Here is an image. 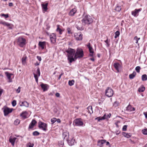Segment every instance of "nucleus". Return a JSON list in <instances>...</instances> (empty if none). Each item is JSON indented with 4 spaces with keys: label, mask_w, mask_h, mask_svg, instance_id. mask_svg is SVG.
I'll return each instance as SVG.
<instances>
[{
    "label": "nucleus",
    "mask_w": 147,
    "mask_h": 147,
    "mask_svg": "<svg viewBox=\"0 0 147 147\" xmlns=\"http://www.w3.org/2000/svg\"><path fill=\"white\" fill-rule=\"evenodd\" d=\"M142 80L143 81H146L147 80V76L146 74H144L142 76Z\"/></svg>",
    "instance_id": "nucleus-32"
},
{
    "label": "nucleus",
    "mask_w": 147,
    "mask_h": 147,
    "mask_svg": "<svg viewBox=\"0 0 147 147\" xmlns=\"http://www.w3.org/2000/svg\"><path fill=\"white\" fill-rule=\"evenodd\" d=\"M34 76L36 82L37 83L38 81V77L37 76V75L35 74H34Z\"/></svg>",
    "instance_id": "nucleus-39"
},
{
    "label": "nucleus",
    "mask_w": 147,
    "mask_h": 147,
    "mask_svg": "<svg viewBox=\"0 0 147 147\" xmlns=\"http://www.w3.org/2000/svg\"><path fill=\"white\" fill-rule=\"evenodd\" d=\"M56 121L58 123H60L61 122V120L59 119H57Z\"/></svg>",
    "instance_id": "nucleus-59"
},
{
    "label": "nucleus",
    "mask_w": 147,
    "mask_h": 147,
    "mask_svg": "<svg viewBox=\"0 0 147 147\" xmlns=\"http://www.w3.org/2000/svg\"><path fill=\"white\" fill-rule=\"evenodd\" d=\"M121 9V8L120 6L117 5L115 10L119 12Z\"/></svg>",
    "instance_id": "nucleus-35"
},
{
    "label": "nucleus",
    "mask_w": 147,
    "mask_h": 147,
    "mask_svg": "<svg viewBox=\"0 0 147 147\" xmlns=\"http://www.w3.org/2000/svg\"><path fill=\"white\" fill-rule=\"evenodd\" d=\"M123 135L125 137L127 138H129L131 136V134H128L127 133L123 132L122 133Z\"/></svg>",
    "instance_id": "nucleus-25"
},
{
    "label": "nucleus",
    "mask_w": 147,
    "mask_h": 147,
    "mask_svg": "<svg viewBox=\"0 0 147 147\" xmlns=\"http://www.w3.org/2000/svg\"><path fill=\"white\" fill-rule=\"evenodd\" d=\"M74 83V80H69L68 82L69 85L70 86H72L73 85Z\"/></svg>",
    "instance_id": "nucleus-34"
},
{
    "label": "nucleus",
    "mask_w": 147,
    "mask_h": 147,
    "mask_svg": "<svg viewBox=\"0 0 147 147\" xmlns=\"http://www.w3.org/2000/svg\"><path fill=\"white\" fill-rule=\"evenodd\" d=\"M50 37L51 42L53 43H55L56 42V34L54 33H53L50 35Z\"/></svg>",
    "instance_id": "nucleus-10"
},
{
    "label": "nucleus",
    "mask_w": 147,
    "mask_h": 147,
    "mask_svg": "<svg viewBox=\"0 0 147 147\" xmlns=\"http://www.w3.org/2000/svg\"><path fill=\"white\" fill-rule=\"evenodd\" d=\"M20 104L21 106H25L26 107H28L29 106V104L26 101L20 102Z\"/></svg>",
    "instance_id": "nucleus-20"
},
{
    "label": "nucleus",
    "mask_w": 147,
    "mask_h": 147,
    "mask_svg": "<svg viewBox=\"0 0 147 147\" xmlns=\"http://www.w3.org/2000/svg\"><path fill=\"white\" fill-rule=\"evenodd\" d=\"M58 144L59 146L62 147L64 144V142L62 140L59 141Z\"/></svg>",
    "instance_id": "nucleus-37"
},
{
    "label": "nucleus",
    "mask_w": 147,
    "mask_h": 147,
    "mask_svg": "<svg viewBox=\"0 0 147 147\" xmlns=\"http://www.w3.org/2000/svg\"><path fill=\"white\" fill-rule=\"evenodd\" d=\"M76 27L78 30H82L84 29L80 22H78V24L76 25Z\"/></svg>",
    "instance_id": "nucleus-16"
},
{
    "label": "nucleus",
    "mask_w": 147,
    "mask_h": 147,
    "mask_svg": "<svg viewBox=\"0 0 147 147\" xmlns=\"http://www.w3.org/2000/svg\"><path fill=\"white\" fill-rule=\"evenodd\" d=\"M9 5L10 6H13V3H9Z\"/></svg>",
    "instance_id": "nucleus-61"
},
{
    "label": "nucleus",
    "mask_w": 147,
    "mask_h": 147,
    "mask_svg": "<svg viewBox=\"0 0 147 147\" xmlns=\"http://www.w3.org/2000/svg\"><path fill=\"white\" fill-rule=\"evenodd\" d=\"M67 32L68 34H71V30H70V29L69 28H68L67 29Z\"/></svg>",
    "instance_id": "nucleus-54"
},
{
    "label": "nucleus",
    "mask_w": 147,
    "mask_h": 147,
    "mask_svg": "<svg viewBox=\"0 0 147 147\" xmlns=\"http://www.w3.org/2000/svg\"><path fill=\"white\" fill-rule=\"evenodd\" d=\"M40 86L44 91H46L47 90V86H48V85L42 83L40 84Z\"/></svg>",
    "instance_id": "nucleus-15"
},
{
    "label": "nucleus",
    "mask_w": 147,
    "mask_h": 147,
    "mask_svg": "<svg viewBox=\"0 0 147 147\" xmlns=\"http://www.w3.org/2000/svg\"><path fill=\"white\" fill-rule=\"evenodd\" d=\"M73 123H75V125L78 126L82 125L84 124L83 122L80 119H76L75 120Z\"/></svg>",
    "instance_id": "nucleus-8"
},
{
    "label": "nucleus",
    "mask_w": 147,
    "mask_h": 147,
    "mask_svg": "<svg viewBox=\"0 0 147 147\" xmlns=\"http://www.w3.org/2000/svg\"><path fill=\"white\" fill-rule=\"evenodd\" d=\"M90 53H94V52L93 51V49L92 47H90V48H88Z\"/></svg>",
    "instance_id": "nucleus-46"
},
{
    "label": "nucleus",
    "mask_w": 147,
    "mask_h": 147,
    "mask_svg": "<svg viewBox=\"0 0 147 147\" xmlns=\"http://www.w3.org/2000/svg\"><path fill=\"white\" fill-rule=\"evenodd\" d=\"M77 9L75 8H74L72 9L69 13V16H73L74 15V14L76 13Z\"/></svg>",
    "instance_id": "nucleus-14"
},
{
    "label": "nucleus",
    "mask_w": 147,
    "mask_h": 147,
    "mask_svg": "<svg viewBox=\"0 0 147 147\" xmlns=\"http://www.w3.org/2000/svg\"><path fill=\"white\" fill-rule=\"evenodd\" d=\"M2 16L4 17L5 18H7L9 17V15L8 14H2L1 15Z\"/></svg>",
    "instance_id": "nucleus-45"
},
{
    "label": "nucleus",
    "mask_w": 147,
    "mask_h": 147,
    "mask_svg": "<svg viewBox=\"0 0 147 147\" xmlns=\"http://www.w3.org/2000/svg\"><path fill=\"white\" fill-rule=\"evenodd\" d=\"M105 94L108 97H110L113 94V90L109 87H108L105 91Z\"/></svg>",
    "instance_id": "nucleus-3"
},
{
    "label": "nucleus",
    "mask_w": 147,
    "mask_h": 147,
    "mask_svg": "<svg viewBox=\"0 0 147 147\" xmlns=\"http://www.w3.org/2000/svg\"><path fill=\"white\" fill-rule=\"evenodd\" d=\"M57 120V119L55 118H53L51 119V121L52 122V124H53L55 123Z\"/></svg>",
    "instance_id": "nucleus-40"
},
{
    "label": "nucleus",
    "mask_w": 147,
    "mask_h": 147,
    "mask_svg": "<svg viewBox=\"0 0 147 147\" xmlns=\"http://www.w3.org/2000/svg\"><path fill=\"white\" fill-rule=\"evenodd\" d=\"M45 42H39L38 43L39 46L42 48V49H43L44 48L45 46Z\"/></svg>",
    "instance_id": "nucleus-23"
},
{
    "label": "nucleus",
    "mask_w": 147,
    "mask_h": 147,
    "mask_svg": "<svg viewBox=\"0 0 147 147\" xmlns=\"http://www.w3.org/2000/svg\"><path fill=\"white\" fill-rule=\"evenodd\" d=\"M126 110L129 111H131L135 110V109L134 107H132L130 105H129L126 107Z\"/></svg>",
    "instance_id": "nucleus-21"
},
{
    "label": "nucleus",
    "mask_w": 147,
    "mask_h": 147,
    "mask_svg": "<svg viewBox=\"0 0 147 147\" xmlns=\"http://www.w3.org/2000/svg\"><path fill=\"white\" fill-rule=\"evenodd\" d=\"M12 104L13 106H15L16 104V100H13L12 102Z\"/></svg>",
    "instance_id": "nucleus-48"
},
{
    "label": "nucleus",
    "mask_w": 147,
    "mask_h": 147,
    "mask_svg": "<svg viewBox=\"0 0 147 147\" xmlns=\"http://www.w3.org/2000/svg\"><path fill=\"white\" fill-rule=\"evenodd\" d=\"M140 39V38H138L137 36H135L134 38V39L136 41L135 43L136 44L138 43V41Z\"/></svg>",
    "instance_id": "nucleus-38"
},
{
    "label": "nucleus",
    "mask_w": 147,
    "mask_h": 147,
    "mask_svg": "<svg viewBox=\"0 0 147 147\" xmlns=\"http://www.w3.org/2000/svg\"><path fill=\"white\" fill-rule=\"evenodd\" d=\"M32 134L34 136H37L40 133L37 131H36L33 132Z\"/></svg>",
    "instance_id": "nucleus-41"
},
{
    "label": "nucleus",
    "mask_w": 147,
    "mask_h": 147,
    "mask_svg": "<svg viewBox=\"0 0 147 147\" xmlns=\"http://www.w3.org/2000/svg\"><path fill=\"white\" fill-rule=\"evenodd\" d=\"M57 28L56 29V31L57 32H59L60 34H62V30L59 28V25H57Z\"/></svg>",
    "instance_id": "nucleus-31"
},
{
    "label": "nucleus",
    "mask_w": 147,
    "mask_h": 147,
    "mask_svg": "<svg viewBox=\"0 0 147 147\" xmlns=\"http://www.w3.org/2000/svg\"><path fill=\"white\" fill-rule=\"evenodd\" d=\"M55 96L57 97H59L60 96V94L59 93L57 92L55 94Z\"/></svg>",
    "instance_id": "nucleus-56"
},
{
    "label": "nucleus",
    "mask_w": 147,
    "mask_h": 147,
    "mask_svg": "<svg viewBox=\"0 0 147 147\" xmlns=\"http://www.w3.org/2000/svg\"><path fill=\"white\" fill-rule=\"evenodd\" d=\"M38 126L40 128L42 129L44 131L47 130V125L45 123L40 121L38 123Z\"/></svg>",
    "instance_id": "nucleus-6"
},
{
    "label": "nucleus",
    "mask_w": 147,
    "mask_h": 147,
    "mask_svg": "<svg viewBox=\"0 0 147 147\" xmlns=\"http://www.w3.org/2000/svg\"><path fill=\"white\" fill-rule=\"evenodd\" d=\"M111 116V114H109V115H107V116L108 117V118H109Z\"/></svg>",
    "instance_id": "nucleus-64"
},
{
    "label": "nucleus",
    "mask_w": 147,
    "mask_h": 147,
    "mask_svg": "<svg viewBox=\"0 0 147 147\" xmlns=\"http://www.w3.org/2000/svg\"><path fill=\"white\" fill-rule=\"evenodd\" d=\"M140 66H137L136 67L135 70L136 71L138 72L139 73L140 71Z\"/></svg>",
    "instance_id": "nucleus-47"
},
{
    "label": "nucleus",
    "mask_w": 147,
    "mask_h": 147,
    "mask_svg": "<svg viewBox=\"0 0 147 147\" xmlns=\"http://www.w3.org/2000/svg\"><path fill=\"white\" fill-rule=\"evenodd\" d=\"M118 105H119L118 102L117 101H116L114 102V103L113 104V106L114 107H116L118 106Z\"/></svg>",
    "instance_id": "nucleus-44"
},
{
    "label": "nucleus",
    "mask_w": 147,
    "mask_h": 147,
    "mask_svg": "<svg viewBox=\"0 0 147 147\" xmlns=\"http://www.w3.org/2000/svg\"><path fill=\"white\" fill-rule=\"evenodd\" d=\"M145 90V88L143 86L140 87L138 89V91L139 92H143Z\"/></svg>",
    "instance_id": "nucleus-30"
},
{
    "label": "nucleus",
    "mask_w": 147,
    "mask_h": 147,
    "mask_svg": "<svg viewBox=\"0 0 147 147\" xmlns=\"http://www.w3.org/2000/svg\"><path fill=\"white\" fill-rule=\"evenodd\" d=\"M82 24L84 25L89 24L92 23L93 20L91 17L89 15H87L82 20Z\"/></svg>",
    "instance_id": "nucleus-2"
},
{
    "label": "nucleus",
    "mask_w": 147,
    "mask_h": 147,
    "mask_svg": "<svg viewBox=\"0 0 147 147\" xmlns=\"http://www.w3.org/2000/svg\"><path fill=\"white\" fill-rule=\"evenodd\" d=\"M3 91V90L0 88V96H1Z\"/></svg>",
    "instance_id": "nucleus-57"
},
{
    "label": "nucleus",
    "mask_w": 147,
    "mask_h": 147,
    "mask_svg": "<svg viewBox=\"0 0 147 147\" xmlns=\"http://www.w3.org/2000/svg\"><path fill=\"white\" fill-rule=\"evenodd\" d=\"M62 75H63V74H61L59 75V77H58V80H60V79L61 78V76Z\"/></svg>",
    "instance_id": "nucleus-60"
},
{
    "label": "nucleus",
    "mask_w": 147,
    "mask_h": 147,
    "mask_svg": "<svg viewBox=\"0 0 147 147\" xmlns=\"http://www.w3.org/2000/svg\"><path fill=\"white\" fill-rule=\"evenodd\" d=\"M120 34V32L119 31H117L115 33V38H116L117 37H118Z\"/></svg>",
    "instance_id": "nucleus-36"
},
{
    "label": "nucleus",
    "mask_w": 147,
    "mask_h": 147,
    "mask_svg": "<svg viewBox=\"0 0 147 147\" xmlns=\"http://www.w3.org/2000/svg\"><path fill=\"white\" fill-rule=\"evenodd\" d=\"M37 74L38 76H39L40 75V69L39 68H38L37 69Z\"/></svg>",
    "instance_id": "nucleus-52"
},
{
    "label": "nucleus",
    "mask_w": 147,
    "mask_h": 147,
    "mask_svg": "<svg viewBox=\"0 0 147 147\" xmlns=\"http://www.w3.org/2000/svg\"><path fill=\"white\" fill-rule=\"evenodd\" d=\"M68 142V144L70 146H72L74 145L75 142V140L73 139H72L71 140L67 141Z\"/></svg>",
    "instance_id": "nucleus-24"
},
{
    "label": "nucleus",
    "mask_w": 147,
    "mask_h": 147,
    "mask_svg": "<svg viewBox=\"0 0 147 147\" xmlns=\"http://www.w3.org/2000/svg\"><path fill=\"white\" fill-rule=\"evenodd\" d=\"M37 58L39 61H41V58L39 56H37Z\"/></svg>",
    "instance_id": "nucleus-58"
},
{
    "label": "nucleus",
    "mask_w": 147,
    "mask_h": 147,
    "mask_svg": "<svg viewBox=\"0 0 147 147\" xmlns=\"http://www.w3.org/2000/svg\"><path fill=\"white\" fill-rule=\"evenodd\" d=\"M26 44V40L25 38L22 36L19 37V46L23 47Z\"/></svg>",
    "instance_id": "nucleus-4"
},
{
    "label": "nucleus",
    "mask_w": 147,
    "mask_h": 147,
    "mask_svg": "<svg viewBox=\"0 0 147 147\" xmlns=\"http://www.w3.org/2000/svg\"><path fill=\"white\" fill-rule=\"evenodd\" d=\"M107 118L108 117L107 115L106 114H105L103 117H97L95 119H97L98 121H100V120L107 119Z\"/></svg>",
    "instance_id": "nucleus-17"
},
{
    "label": "nucleus",
    "mask_w": 147,
    "mask_h": 147,
    "mask_svg": "<svg viewBox=\"0 0 147 147\" xmlns=\"http://www.w3.org/2000/svg\"><path fill=\"white\" fill-rule=\"evenodd\" d=\"M127 126L126 125H124L122 128V130L123 131H125L127 130Z\"/></svg>",
    "instance_id": "nucleus-51"
},
{
    "label": "nucleus",
    "mask_w": 147,
    "mask_h": 147,
    "mask_svg": "<svg viewBox=\"0 0 147 147\" xmlns=\"http://www.w3.org/2000/svg\"><path fill=\"white\" fill-rule=\"evenodd\" d=\"M33 144H31L30 143H29L27 145V146L28 147H33Z\"/></svg>",
    "instance_id": "nucleus-50"
},
{
    "label": "nucleus",
    "mask_w": 147,
    "mask_h": 147,
    "mask_svg": "<svg viewBox=\"0 0 147 147\" xmlns=\"http://www.w3.org/2000/svg\"><path fill=\"white\" fill-rule=\"evenodd\" d=\"M142 133L144 135H147V129H145L142 130Z\"/></svg>",
    "instance_id": "nucleus-43"
},
{
    "label": "nucleus",
    "mask_w": 147,
    "mask_h": 147,
    "mask_svg": "<svg viewBox=\"0 0 147 147\" xmlns=\"http://www.w3.org/2000/svg\"><path fill=\"white\" fill-rule=\"evenodd\" d=\"M0 24H3V25H4L5 26H6L8 27L10 26V24H9L8 23L4 22V21H0Z\"/></svg>",
    "instance_id": "nucleus-29"
},
{
    "label": "nucleus",
    "mask_w": 147,
    "mask_h": 147,
    "mask_svg": "<svg viewBox=\"0 0 147 147\" xmlns=\"http://www.w3.org/2000/svg\"><path fill=\"white\" fill-rule=\"evenodd\" d=\"M142 10V9L141 8L138 9H135L131 11V14L134 17H136L138 15L139 12Z\"/></svg>",
    "instance_id": "nucleus-9"
},
{
    "label": "nucleus",
    "mask_w": 147,
    "mask_h": 147,
    "mask_svg": "<svg viewBox=\"0 0 147 147\" xmlns=\"http://www.w3.org/2000/svg\"><path fill=\"white\" fill-rule=\"evenodd\" d=\"M87 46L88 47V48H90L91 47L90 46V43L89 42L88 43V44L87 45Z\"/></svg>",
    "instance_id": "nucleus-55"
},
{
    "label": "nucleus",
    "mask_w": 147,
    "mask_h": 147,
    "mask_svg": "<svg viewBox=\"0 0 147 147\" xmlns=\"http://www.w3.org/2000/svg\"><path fill=\"white\" fill-rule=\"evenodd\" d=\"M5 74L6 75L8 79L9 80V82H11V76L13 75L12 74H10L8 72H5Z\"/></svg>",
    "instance_id": "nucleus-19"
},
{
    "label": "nucleus",
    "mask_w": 147,
    "mask_h": 147,
    "mask_svg": "<svg viewBox=\"0 0 147 147\" xmlns=\"http://www.w3.org/2000/svg\"><path fill=\"white\" fill-rule=\"evenodd\" d=\"M2 109L3 110L4 115L5 116L11 113L13 111V109L10 108L6 107H4Z\"/></svg>",
    "instance_id": "nucleus-5"
},
{
    "label": "nucleus",
    "mask_w": 147,
    "mask_h": 147,
    "mask_svg": "<svg viewBox=\"0 0 147 147\" xmlns=\"http://www.w3.org/2000/svg\"><path fill=\"white\" fill-rule=\"evenodd\" d=\"M62 136L64 140L67 141L69 136V133L67 131L64 132L63 133Z\"/></svg>",
    "instance_id": "nucleus-11"
},
{
    "label": "nucleus",
    "mask_w": 147,
    "mask_h": 147,
    "mask_svg": "<svg viewBox=\"0 0 147 147\" xmlns=\"http://www.w3.org/2000/svg\"><path fill=\"white\" fill-rule=\"evenodd\" d=\"M9 142L11 143L13 145H14L15 142V140L12 139L11 138H9Z\"/></svg>",
    "instance_id": "nucleus-42"
},
{
    "label": "nucleus",
    "mask_w": 147,
    "mask_h": 147,
    "mask_svg": "<svg viewBox=\"0 0 147 147\" xmlns=\"http://www.w3.org/2000/svg\"><path fill=\"white\" fill-rule=\"evenodd\" d=\"M104 41L107 44V47H109L110 46V44L108 42V39H107L106 40H105Z\"/></svg>",
    "instance_id": "nucleus-49"
},
{
    "label": "nucleus",
    "mask_w": 147,
    "mask_h": 147,
    "mask_svg": "<svg viewBox=\"0 0 147 147\" xmlns=\"http://www.w3.org/2000/svg\"><path fill=\"white\" fill-rule=\"evenodd\" d=\"M88 111V112L90 114H91L93 113V111H92V107L91 106H90L88 107L87 108Z\"/></svg>",
    "instance_id": "nucleus-26"
},
{
    "label": "nucleus",
    "mask_w": 147,
    "mask_h": 147,
    "mask_svg": "<svg viewBox=\"0 0 147 147\" xmlns=\"http://www.w3.org/2000/svg\"><path fill=\"white\" fill-rule=\"evenodd\" d=\"M90 60H91L92 61H94V59L93 58H90Z\"/></svg>",
    "instance_id": "nucleus-63"
},
{
    "label": "nucleus",
    "mask_w": 147,
    "mask_h": 147,
    "mask_svg": "<svg viewBox=\"0 0 147 147\" xmlns=\"http://www.w3.org/2000/svg\"><path fill=\"white\" fill-rule=\"evenodd\" d=\"M26 57H24L22 59V63L24 65L26 64Z\"/></svg>",
    "instance_id": "nucleus-33"
},
{
    "label": "nucleus",
    "mask_w": 147,
    "mask_h": 147,
    "mask_svg": "<svg viewBox=\"0 0 147 147\" xmlns=\"http://www.w3.org/2000/svg\"><path fill=\"white\" fill-rule=\"evenodd\" d=\"M14 123L15 125H17L18 124V120L17 119L14 122Z\"/></svg>",
    "instance_id": "nucleus-53"
},
{
    "label": "nucleus",
    "mask_w": 147,
    "mask_h": 147,
    "mask_svg": "<svg viewBox=\"0 0 147 147\" xmlns=\"http://www.w3.org/2000/svg\"><path fill=\"white\" fill-rule=\"evenodd\" d=\"M119 64L118 63H115L114 64V66L118 71H119Z\"/></svg>",
    "instance_id": "nucleus-28"
},
{
    "label": "nucleus",
    "mask_w": 147,
    "mask_h": 147,
    "mask_svg": "<svg viewBox=\"0 0 147 147\" xmlns=\"http://www.w3.org/2000/svg\"><path fill=\"white\" fill-rule=\"evenodd\" d=\"M37 123V122L36 121V120L34 119H33L32 120V122L30 124L29 128V129H32V128Z\"/></svg>",
    "instance_id": "nucleus-13"
},
{
    "label": "nucleus",
    "mask_w": 147,
    "mask_h": 147,
    "mask_svg": "<svg viewBox=\"0 0 147 147\" xmlns=\"http://www.w3.org/2000/svg\"><path fill=\"white\" fill-rule=\"evenodd\" d=\"M136 75V73L135 71L133 72V73L129 75V78L130 79H133Z\"/></svg>",
    "instance_id": "nucleus-27"
},
{
    "label": "nucleus",
    "mask_w": 147,
    "mask_h": 147,
    "mask_svg": "<svg viewBox=\"0 0 147 147\" xmlns=\"http://www.w3.org/2000/svg\"><path fill=\"white\" fill-rule=\"evenodd\" d=\"M65 51L67 53V60L70 63L75 61L78 58H82L84 55L83 51L81 48H78L76 51L74 49L69 48L66 49Z\"/></svg>",
    "instance_id": "nucleus-1"
},
{
    "label": "nucleus",
    "mask_w": 147,
    "mask_h": 147,
    "mask_svg": "<svg viewBox=\"0 0 147 147\" xmlns=\"http://www.w3.org/2000/svg\"><path fill=\"white\" fill-rule=\"evenodd\" d=\"M106 141L105 140H98V142L97 145L99 147H102L103 144L106 142Z\"/></svg>",
    "instance_id": "nucleus-12"
},
{
    "label": "nucleus",
    "mask_w": 147,
    "mask_h": 147,
    "mask_svg": "<svg viewBox=\"0 0 147 147\" xmlns=\"http://www.w3.org/2000/svg\"><path fill=\"white\" fill-rule=\"evenodd\" d=\"M144 115H145V117L147 118V112L144 113Z\"/></svg>",
    "instance_id": "nucleus-62"
},
{
    "label": "nucleus",
    "mask_w": 147,
    "mask_h": 147,
    "mask_svg": "<svg viewBox=\"0 0 147 147\" xmlns=\"http://www.w3.org/2000/svg\"><path fill=\"white\" fill-rule=\"evenodd\" d=\"M27 113L26 111L23 112L20 115V116L22 117V118L25 119L27 118Z\"/></svg>",
    "instance_id": "nucleus-22"
},
{
    "label": "nucleus",
    "mask_w": 147,
    "mask_h": 147,
    "mask_svg": "<svg viewBox=\"0 0 147 147\" xmlns=\"http://www.w3.org/2000/svg\"><path fill=\"white\" fill-rule=\"evenodd\" d=\"M74 35L76 39L77 40H80L82 39V35L80 32L76 33Z\"/></svg>",
    "instance_id": "nucleus-7"
},
{
    "label": "nucleus",
    "mask_w": 147,
    "mask_h": 147,
    "mask_svg": "<svg viewBox=\"0 0 147 147\" xmlns=\"http://www.w3.org/2000/svg\"><path fill=\"white\" fill-rule=\"evenodd\" d=\"M48 4V3H47L45 4H42L41 5L43 11H46L48 10L47 6Z\"/></svg>",
    "instance_id": "nucleus-18"
}]
</instances>
